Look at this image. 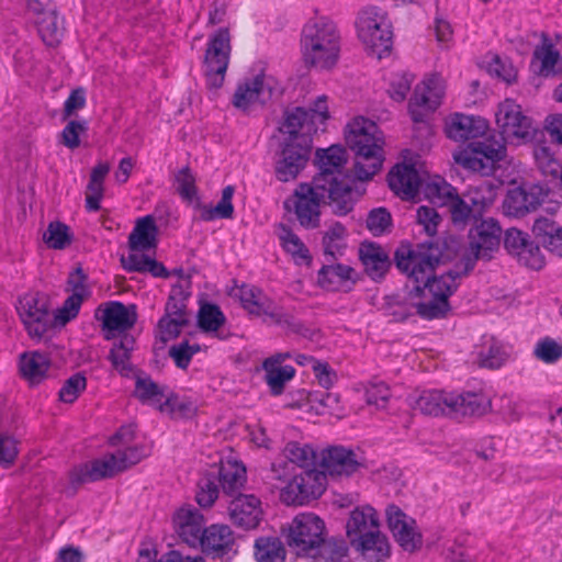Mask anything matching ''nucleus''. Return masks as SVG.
I'll list each match as a JSON object with an SVG mask.
<instances>
[{
  "mask_svg": "<svg viewBox=\"0 0 562 562\" xmlns=\"http://www.w3.org/2000/svg\"><path fill=\"white\" fill-rule=\"evenodd\" d=\"M495 119L502 137L492 136L483 140L471 142L465 148L453 154V159L458 165L488 176L506 155L505 142L520 145L535 137L536 127L531 119L526 116L520 105L512 99L499 103Z\"/></svg>",
  "mask_w": 562,
  "mask_h": 562,
  "instance_id": "f257e3e1",
  "label": "nucleus"
},
{
  "mask_svg": "<svg viewBox=\"0 0 562 562\" xmlns=\"http://www.w3.org/2000/svg\"><path fill=\"white\" fill-rule=\"evenodd\" d=\"M395 260L396 267L406 274L408 283H412L425 301L426 319L443 316L449 307L448 299L458 288L457 279L464 274L460 262L457 263L456 270L434 277L439 256L437 250L426 244H420L414 249H397Z\"/></svg>",
  "mask_w": 562,
  "mask_h": 562,
  "instance_id": "f03ea898",
  "label": "nucleus"
},
{
  "mask_svg": "<svg viewBox=\"0 0 562 562\" xmlns=\"http://www.w3.org/2000/svg\"><path fill=\"white\" fill-rule=\"evenodd\" d=\"M134 437L132 426L121 427L111 438V445L117 447L100 458L80 464L72 471V480L77 483L95 482L113 477L138 463L150 452L144 445H131Z\"/></svg>",
  "mask_w": 562,
  "mask_h": 562,
  "instance_id": "7ed1b4c3",
  "label": "nucleus"
},
{
  "mask_svg": "<svg viewBox=\"0 0 562 562\" xmlns=\"http://www.w3.org/2000/svg\"><path fill=\"white\" fill-rule=\"evenodd\" d=\"M346 143L355 151V176L370 179L382 167L383 136L378 125L363 116L352 119L346 126Z\"/></svg>",
  "mask_w": 562,
  "mask_h": 562,
  "instance_id": "20e7f679",
  "label": "nucleus"
},
{
  "mask_svg": "<svg viewBox=\"0 0 562 562\" xmlns=\"http://www.w3.org/2000/svg\"><path fill=\"white\" fill-rule=\"evenodd\" d=\"M340 46L337 25L327 18L310 20L302 29L301 53L306 66L321 70L333 68L339 59Z\"/></svg>",
  "mask_w": 562,
  "mask_h": 562,
  "instance_id": "39448f33",
  "label": "nucleus"
},
{
  "mask_svg": "<svg viewBox=\"0 0 562 562\" xmlns=\"http://www.w3.org/2000/svg\"><path fill=\"white\" fill-rule=\"evenodd\" d=\"M237 295L249 314L262 317L263 322L277 325L289 334L306 336L307 329L303 324L291 312L276 305L259 288L243 284Z\"/></svg>",
  "mask_w": 562,
  "mask_h": 562,
  "instance_id": "423d86ee",
  "label": "nucleus"
},
{
  "mask_svg": "<svg viewBox=\"0 0 562 562\" xmlns=\"http://www.w3.org/2000/svg\"><path fill=\"white\" fill-rule=\"evenodd\" d=\"M357 35L369 54L383 58L393 44V32L387 13L382 8L369 5L359 11L356 20Z\"/></svg>",
  "mask_w": 562,
  "mask_h": 562,
  "instance_id": "0eeeda50",
  "label": "nucleus"
},
{
  "mask_svg": "<svg viewBox=\"0 0 562 562\" xmlns=\"http://www.w3.org/2000/svg\"><path fill=\"white\" fill-rule=\"evenodd\" d=\"M329 119L327 95H318L312 106L306 110L301 106L284 112L283 123L280 127L286 134L285 142L312 145V137Z\"/></svg>",
  "mask_w": 562,
  "mask_h": 562,
  "instance_id": "6e6552de",
  "label": "nucleus"
},
{
  "mask_svg": "<svg viewBox=\"0 0 562 562\" xmlns=\"http://www.w3.org/2000/svg\"><path fill=\"white\" fill-rule=\"evenodd\" d=\"M283 535L297 555H313L326 540V526L316 514L301 513L283 528Z\"/></svg>",
  "mask_w": 562,
  "mask_h": 562,
  "instance_id": "1a4fd4ad",
  "label": "nucleus"
},
{
  "mask_svg": "<svg viewBox=\"0 0 562 562\" xmlns=\"http://www.w3.org/2000/svg\"><path fill=\"white\" fill-rule=\"evenodd\" d=\"M502 228L494 218L482 220L469 233V246L459 262L463 273L473 270L479 259L488 260L499 248Z\"/></svg>",
  "mask_w": 562,
  "mask_h": 562,
  "instance_id": "9d476101",
  "label": "nucleus"
},
{
  "mask_svg": "<svg viewBox=\"0 0 562 562\" xmlns=\"http://www.w3.org/2000/svg\"><path fill=\"white\" fill-rule=\"evenodd\" d=\"M232 52L228 29L221 27L209 36L204 54L203 70L206 83L212 89L222 87Z\"/></svg>",
  "mask_w": 562,
  "mask_h": 562,
  "instance_id": "9b49d317",
  "label": "nucleus"
},
{
  "mask_svg": "<svg viewBox=\"0 0 562 562\" xmlns=\"http://www.w3.org/2000/svg\"><path fill=\"white\" fill-rule=\"evenodd\" d=\"M326 475L317 470L295 473L286 485L281 487L280 498L286 505H303L322 496L326 490Z\"/></svg>",
  "mask_w": 562,
  "mask_h": 562,
  "instance_id": "f8f14e48",
  "label": "nucleus"
},
{
  "mask_svg": "<svg viewBox=\"0 0 562 562\" xmlns=\"http://www.w3.org/2000/svg\"><path fill=\"white\" fill-rule=\"evenodd\" d=\"M281 92V86L272 76L259 74L241 81L234 93L233 104L243 111L265 104Z\"/></svg>",
  "mask_w": 562,
  "mask_h": 562,
  "instance_id": "ddd939ff",
  "label": "nucleus"
},
{
  "mask_svg": "<svg viewBox=\"0 0 562 562\" xmlns=\"http://www.w3.org/2000/svg\"><path fill=\"white\" fill-rule=\"evenodd\" d=\"M18 312L21 321L33 339H42L54 324L49 313V302L42 294H26L19 301Z\"/></svg>",
  "mask_w": 562,
  "mask_h": 562,
  "instance_id": "4468645a",
  "label": "nucleus"
},
{
  "mask_svg": "<svg viewBox=\"0 0 562 562\" xmlns=\"http://www.w3.org/2000/svg\"><path fill=\"white\" fill-rule=\"evenodd\" d=\"M445 95V82L439 75L426 77L414 90L408 111L414 122H423L428 112L435 111Z\"/></svg>",
  "mask_w": 562,
  "mask_h": 562,
  "instance_id": "2eb2a0df",
  "label": "nucleus"
},
{
  "mask_svg": "<svg viewBox=\"0 0 562 562\" xmlns=\"http://www.w3.org/2000/svg\"><path fill=\"white\" fill-rule=\"evenodd\" d=\"M322 200L324 199L321 189L314 182L313 186L301 183L293 196L285 202V207L289 210L293 207L302 226L314 228L319 224Z\"/></svg>",
  "mask_w": 562,
  "mask_h": 562,
  "instance_id": "dca6fc26",
  "label": "nucleus"
},
{
  "mask_svg": "<svg viewBox=\"0 0 562 562\" xmlns=\"http://www.w3.org/2000/svg\"><path fill=\"white\" fill-rule=\"evenodd\" d=\"M95 318L102 324L104 338L111 340L132 328L137 314L134 305L126 306L121 302L111 301L97 308Z\"/></svg>",
  "mask_w": 562,
  "mask_h": 562,
  "instance_id": "f3484780",
  "label": "nucleus"
},
{
  "mask_svg": "<svg viewBox=\"0 0 562 562\" xmlns=\"http://www.w3.org/2000/svg\"><path fill=\"white\" fill-rule=\"evenodd\" d=\"M385 515L390 530L405 551L414 552L422 547L423 536L415 519L407 516L396 505H389Z\"/></svg>",
  "mask_w": 562,
  "mask_h": 562,
  "instance_id": "a211bd4d",
  "label": "nucleus"
},
{
  "mask_svg": "<svg viewBox=\"0 0 562 562\" xmlns=\"http://www.w3.org/2000/svg\"><path fill=\"white\" fill-rule=\"evenodd\" d=\"M353 179L348 176L331 178L326 181L315 182L323 194V199L328 198L329 205L335 214L346 215L349 213L356 201L358 193L353 189Z\"/></svg>",
  "mask_w": 562,
  "mask_h": 562,
  "instance_id": "6ab92c4d",
  "label": "nucleus"
},
{
  "mask_svg": "<svg viewBox=\"0 0 562 562\" xmlns=\"http://www.w3.org/2000/svg\"><path fill=\"white\" fill-rule=\"evenodd\" d=\"M504 246L521 265L530 269L539 270L544 266V258L539 246L530 239L527 233L516 228L506 231Z\"/></svg>",
  "mask_w": 562,
  "mask_h": 562,
  "instance_id": "aec40b11",
  "label": "nucleus"
},
{
  "mask_svg": "<svg viewBox=\"0 0 562 562\" xmlns=\"http://www.w3.org/2000/svg\"><path fill=\"white\" fill-rule=\"evenodd\" d=\"M228 516L235 526L255 529L263 517L261 501L254 494H238L228 505Z\"/></svg>",
  "mask_w": 562,
  "mask_h": 562,
  "instance_id": "412c9836",
  "label": "nucleus"
},
{
  "mask_svg": "<svg viewBox=\"0 0 562 562\" xmlns=\"http://www.w3.org/2000/svg\"><path fill=\"white\" fill-rule=\"evenodd\" d=\"M312 145L284 142L280 158L276 165V176L278 180L288 182L297 177L305 167Z\"/></svg>",
  "mask_w": 562,
  "mask_h": 562,
  "instance_id": "4be33fe9",
  "label": "nucleus"
},
{
  "mask_svg": "<svg viewBox=\"0 0 562 562\" xmlns=\"http://www.w3.org/2000/svg\"><path fill=\"white\" fill-rule=\"evenodd\" d=\"M187 296L188 294L184 293L180 285L171 289L169 300L166 305L167 315L158 323L162 340H169L178 336L182 326L186 324V318L181 311L183 308L182 301Z\"/></svg>",
  "mask_w": 562,
  "mask_h": 562,
  "instance_id": "5701e85b",
  "label": "nucleus"
},
{
  "mask_svg": "<svg viewBox=\"0 0 562 562\" xmlns=\"http://www.w3.org/2000/svg\"><path fill=\"white\" fill-rule=\"evenodd\" d=\"M547 192L539 186L529 189L516 187L508 190L503 206L508 215L522 216L535 210L544 199Z\"/></svg>",
  "mask_w": 562,
  "mask_h": 562,
  "instance_id": "b1692460",
  "label": "nucleus"
},
{
  "mask_svg": "<svg viewBox=\"0 0 562 562\" xmlns=\"http://www.w3.org/2000/svg\"><path fill=\"white\" fill-rule=\"evenodd\" d=\"M361 465L357 454L340 446L323 450L321 458L322 472L329 475H350Z\"/></svg>",
  "mask_w": 562,
  "mask_h": 562,
  "instance_id": "393cba45",
  "label": "nucleus"
},
{
  "mask_svg": "<svg viewBox=\"0 0 562 562\" xmlns=\"http://www.w3.org/2000/svg\"><path fill=\"white\" fill-rule=\"evenodd\" d=\"M173 526L179 537L190 547H198L203 537L204 518L199 509L187 506L173 516Z\"/></svg>",
  "mask_w": 562,
  "mask_h": 562,
  "instance_id": "a878e982",
  "label": "nucleus"
},
{
  "mask_svg": "<svg viewBox=\"0 0 562 562\" xmlns=\"http://www.w3.org/2000/svg\"><path fill=\"white\" fill-rule=\"evenodd\" d=\"M419 294L413 285L407 284L403 293L390 299L387 303L389 315L396 322L406 321L415 315L426 318L424 310L427 308Z\"/></svg>",
  "mask_w": 562,
  "mask_h": 562,
  "instance_id": "bb28decb",
  "label": "nucleus"
},
{
  "mask_svg": "<svg viewBox=\"0 0 562 562\" xmlns=\"http://www.w3.org/2000/svg\"><path fill=\"white\" fill-rule=\"evenodd\" d=\"M376 530H380V518L371 505H360L350 512L346 524V533L350 542Z\"/></svg>",
  "mask_w": 562,
  "mask_h": 562,
  "instance_id": "cd10ccee",
  "label": "nucleus"
},
{
  "mask_svg": "<svg viewBox=\"0 0 562 562\" xmlns=\"http://www.w3.org/2000/svg\"><path fill=\"white\" fill-rule=\"evenodd\" d=\"M487 128L483 117L456 113L448 121L446 133L449 138L461 142L479 138L485 135Z\"/></svg>",
  "mask_w": 562,
  "mask_h": 562,
  "instance_id": "c85d7f7f",
  "label": "nucleus"
},
{
  "mask_svg": "<svg viewBox=\"0 0 562 562\" xmlns=\"http://www.w3.org/2000/svg\"><path fill=\"white\" fill-rule=\"evenodd\" d=\"M531 68L546 78L562 75V56L548 36L535 48Z\"/></svg>",
  "mask_w": 562,
  "mask_h": 562,
  "instance_id": "c756f323",
  "label": "nucleus"
},
{
  "mask_svg": "<svg viewBox=\"0 0 562 562\" xmlns=\"http://www.w3.org/2000/svg\"><path fill=\"white\" fill-rule=\"evenodd\" d=\"M391 190L402 199H414L420 189L423 178L413 166L396 165L389 173Z\"/></svg>",
  "mask_w": 562,
  "mask_h": 562,
  "instance_id": "7c9ffc66",
  "label": "nucleus"
},
{
  "mask_svg": "<svg viewBox=\"0 0 562 562\" xmlns=\"http://www.w3.org/2000/svg\"><path fill=\"white\" fill-rule=\"evenodd\" d=\"M289 358L290 353L288 352L278 353L266 359L262 363L266 372V382L273 395H280L284 390L285 383L295 375V369L292 366H282V362Z\"/></svg>",
  "mask_w": 562,
  "mask_h": 562,
  "instance_id": "2f4dec72",
  "label": "nucleus"
},
{
  "mask_svg": "<svg viewBox=\"0 0 562 562\" xmlns=\"http://www.w3.org/2000/svg\"><path fill=\"white\" fill-rule=\"evenodd\" d=\"M451 397L452 393L438 390H425L413 400L412 407L414 411H418L424 415H451Z\"/></svg>",
  "mask_w": 562,
  "mask_h": 562,
  "instance_id": "473e14b6",
  "label": "nucleus"
},
{
  "mask_svg": "<svg viewBox=\"0 0 562 562\" xmlns=\"http://www.w3.org/2000/svg\"><path fill=\"white\" fill-rule=\"evenodd\" d=\"M350 543L361 553L367 562H382L390 555L389 539L381 530H376Z\"/></svg>",
  "mask_w": 562,
  "mask_h": 562,
  "instance_id": "72a5a7b5",
  "label": "nucleus"
},
{
  "mask_svg": "<svg viewBox=\"0 0 562 562\" xmlns=\"http://www.w3.org/2000/svg\"><path fill=\"white\" fill-rule=\"evenodd\" d=\"M451 415L481 416L491 408V400L483 393H452Z\"/></svg>",
  "mask_w": 562,
  "mask_h": 562,
  "instance_id": "f704fd0d",
  "label": "nucleus"
},
{
  "mask_svg": "<svg viewBox=\"0 0 562 562\" xmlns=\"http://www.w3.org/2000/svg\"><path fill=\"white\" fill-rule=\"evenodd\" d=\"M319 175L315 177V182H322L331 178L341 177L344 165L346 164L345 150L338 146H331L327 149H318L316 153Z\"/></svg>",
  "mask_w": 562,
  "mask_h": 562,
  "instance_id": "c9c22d12",
  "label": "nucleus"
},
{
  "mask_svg": "<svg viewBox=\"0 0 562 562\" xmlns=\"http://www.w3.org/2000/svg\"><path fill=\"white\" fill-rule=\"evenodd\" d=\"M234 542V533L229 526L214 524L203 530L198 547L205 552L226 553L232 550Z\"/></svg>",
  "mask_w": 562,
  "mask_h": 562,
  "instance_id": "e433bc0d",
  "label": "nucleus"
},
{
  "mask_svg": "<svg viewBox=\"0 0 562 562\" xmlns=\"http://www.w3.org/2000/svg\"><path fill=\"white\" fill-rule=\"evenodd\" d=\"M234 186H226L222 190L221 200L216 205L198 202L195 209L199 211V218L203 222H213L220 218L231 220L234 217L233 196Z\"/></svg>",
  "mask_w": 562,
  "mask_h": 562,
  "instance_id": "4c0bfd02",
  "label": "nucleus"
},
{
  "mask_svg": "<svg viewBox=\"0 0 562 562\" xmlns=\"http://www.w3.org/2000/svg\"><path fill=\"white\" fill-rule=\"evenodd\" d=\"M352 274L353 269L350 266L328 263L319 270L318 282L328 291L346 290L353 283Z\"/></svg>",
  "mask_w": 562,
  "mask_h": 562,
  "instance_id": "58836bf2",
  "label": "nucleus"
},
{
  "mask_svg": "<svg viewBox=\"0 0 562 562\" xmlns=\"http://www.w3.org/2000/svg\"><path fill=\"white\" fill-rule=\"evenodd\" d=\"M157 226L151 215L137 220L128 237V245L133 251H144L156 246Z\"/></svg>",
  "mask_w": 562,
  "mask_h": 562,
  "instance_id": "ea45409f",
  "label": "nucleus"
},
{
  "mask_svg": "<svg viewBox=\"0 0 562 562\" xmlns=\"http://www.w3.org/2000/svg\"><path fill=\"white\" fill-rule=\"evenodd\" d=\"M419 190H422L427 200L439 206H447L457 193L456 188L440 176L428 177L426 180L423 179Z\"/></svg>",
  "mask_w": 562,
  "mask_h": 562,
  "instance_id": "a19ab883",
  "label": "nucleus"
},
{
  "mask_svg": "<svg viewBox=\"0 0 562 562\" xmlns=\"http://www.w3.org/2000/svg\"><path fill=\"white\" fill-rule=\"evenodd\" d=\"M360 258L366 272L373 280L382 278L390 266L386 254L380 247L372 244L363 245L360 248Z\"/></svg>",
  "mask_w": 562,
  "mask_h": 562,
  "instance_id": "79ce46f5",
  "label": "nucleus"
},
{
  "mask_svg": "<svg viewBox=\"0 0 562 562\" xmlns=\"http://www.w3.org/2000/svg\"><path fill=\"white\" fill-rule=\"evenodd\" d=\"M135 347L133 336L124 334L115 341L111 348L109 359L115 370L122 375H128L133 368L131 364V355Z\"/></svg>",
  "mask_w": 562,
  "mask_h": 562,
  "instance_id": "37998d69",
  "label": "nucleus"
},
{
  "mask_svg": "<svg viewBox=\"0 0 562 562\" xmlns=\"http://www.w3.org/2000/svg\"><path fill=\"white\" fill-rule=\"evenodd\" d=\"M49 364L50 361L44 353L26 352L21 356L20 370L25 379L35 384L45 378Z\"/></svg>",
  "mask_w": 562,
  "mask_h": 562,
  "instance_id": "c03bdc74",
  "label": "nucleus"
},
{
  "mask_svg": "<svg viewBox=\"0 0 562 562\" xmlns=\"http://www.w3.org/2000/svg\"><path fill=\"white\" fill-rule=\"evenodd\" d=\"M509 353L501 341L488 338L477 351V362L481 367L487 369H498L508 359Z\"/></svg>",
  "mask_w": 562,
  "mask_h": 562,
  "instance_id": "a18cd8bd",
  "label": "nucleus"
},
{
  "mask_svg": "<svg viewBox=\"0 0 562 562\" xmlns=\"http://www.w3.org/2000/svg\"><path fill=\"white\" fill-rule=\"evenodd\" d=\"M277 236L282 248L292 256L295 262L302 263L310 260V251L301 238L286 225L279 224Z\"/></svg>",
  "mask_w": 562,
  "mask_h": 562,
  "instance_id": "49530a36",
  "label": "nucleus"
},
{
  "mask_svg": "<svg viewBox=\"0 0 562 562\" xmlns=\"http://www.w3.org/2000/svg\"><path fill=\"white\" fill-rule=\"evenodd\" d=\"M257 562H284L285 549L278 537H260L255 542Z\"/></svg>",
  "mask_w": 562,
  "mask_h": 562,
  "instance_id": "de8ad7c7",
  "label": "nucleus"
},
{
  "mask_svg": "<svg viewBox=\"0 0 562 562\" xmlns=\"http://www.w3.org/2000/svg\"><path fill=\"white\" fill-rule=\"evenodd\" d=\"M346 238L347 233L342 224L336 222L327 228L323 237V246L328 261L344 255L347 247Z\"/></svg>",
  "mask_w": 562,
  "mask_h": 562,
  "instance_id": "09e8293b",
  "label": "nucleus"
},
{
  "mask_svg": "<svg viewBox=\"0 0 562 562\" xmlns=\"http://www.w3.org/2000/svg\"><path fill=\"white\" fill-rule=\"evenodd\" d=\"M498 187L490 180H483L476 186H471L464 193L474 211L482 212L485 207L491 205L497 195Z\"/></svg>",
  "mask_w": 562,
  "mask_h": 562,
  "instance_id": "8fccbe9b",
  "label": "nucleus"
},
{
  "mask_svg": "<svg viewBox=\"0 0 562 562\" xmlns=\"http://www.w3.org/2000/svg\"><path fill=\"white\" fill-rule=\"evenodd\" d=\"M135 396L144 404L157 407L165 412V395L161 389L150 378H137L135 382Z\"/></svg>",
  "mask_w": 562,
  "mask_h": 562,
  "instance_id": "3c124183",
  "label": "nucleus"
},
{
  "mask_svg": "<svg viewBox=\"0 0 562 562\" xmlns=\"http://www.w3.org/2000/svg\"><path fill=\"white\" fill-rule=\"evenodd\" d=\"M221 484L226 494L238 492L246 482V469L238 462L223 464L220 472Z\"/></svg>",
  "mask_w": 562,
  "mask_h": 562,
  "instance_id": "603ef678",
  "label": "nucleus"
},
{
  "mask_svg": "<svg viewBox=\"0 0 562 562\" xmlns=\"http://www.w3.org/2000/svg\"><path fill=\"white\" fill-rule=\"evenodd\" d=\"M533 158L536 165L543 175L552 176L553 178L560 176L562 165L552 151L551 146L546 142L536 144L533 148Z\"/></svg>",
  "mask_w": 562,
  "mask_h": 562,
  "instance_id": "864d4df0",
  "label": "nucleus"
},
{
  "mask_svg": "<svg viewBox=\"0 0 562 562\" xmlns=\"http://www.w3.org/2000/svg\"><path fill=\"white\" fill-rule=\"evenodd\" d=\"M35 23L37 24L40 36L47 46H55L59 42L63 30L59 26L58 18L54 10H48L47 13L37 16Z\"/></svg>",
  "mask_w": 562,
  "mask_h": 562,
  "instance_id": "5fc2aeb1",
  "label": "nucleus"
},
{
  "mask_svg": "<svg viewBox=\"0 0 562 562\" xmlns=\"http://www.w3.org/2000/svg\"><path fill=\"white\" fill-rule=\"evenodd\" d=\"M65 292L69 294L68 296L75 297L80 302L90 299L92 289L89 284L88 276L81 267H77L68 274Z\"/></svg>",
  "mask_w": 562,
  "mask_h": 562,
  "instance_id": "6e6d98bb",
  "label": "nucleus"
},
{
  "mask_svg": "<svg viewBox=\"0 0 562 562\" xmlns=\"http://www.w3.org/2000/svg\"><path fill=\"white\" fill-rule=\"evenodd\" d=\"M284 457L300 468L314 464L316 453L312 446L297 441H290L283 449Z\"/></svg>",
  "mask_w": 562,
  "mask_h": 562,
  "instance_id": "4d7b16f0",
  "label": "nucleus"
},
{
  "mask_svg": "<svg viewBox=\"0 0 562 562\" xmlns=\"http://www.w3.org/2000/svg\"><path fill=\"white\" fill-rule=\"evenodd\" d=\"M198 322L202 330L215 333L224 324L225 316L218 306L205 304L200 308Z\"/></svg>",
  "mask_w": 562,
  "mask_h": 562,
  "instance_id": "13d9d810",
  "label": "nucleus"
},
{
  "mask_svg": "<svg viewBox=\"0 0 562 562\" xmlns=\"http://www.w3.org/2000/svg\"><path fill=\"white\" fill-rule=\"evenodd\" d=\"M43 239L49 248L64 249L70 244L71 235L67 225L60 222H52L44 233Z\"/></svg>",
  "mask_w": 562,
  "mask_h": 562,
  "instance_id": "bf43d9fd",
  "label": "nucleus"
},
{
  "mask_svg": "<svg viewBox=\"0 0 562 562\" xmlns=\"http://www.w3.org/2000/svg\"><path fill=\"white\" fill-rule=\"evenodd\" d=\"M387 80L390 97L397 102L404 101L411 89L413 76L407 72H394L390 75Z\"/></svg>",
  "mask_w": 562,
  "mask_h": 562,
  "instance_id": "052dcab7",
  "label": "nucleus"
},
{
  "mask_svg": "<svg viewBox=\"0 0 562 562\" xmlns=\"http://www.w3.org/2000/svg\"><path fill=\"white\" fill-rule=\"evenodd\" d=\"M537 359L544 363H555L562 358V345L550 337L540 339L533 349Z\"/></svg>",
  "mask_w": 562,
  "mask_h": 562,
  "instance_id": "680f3d73",
  "label": "nucleus"
},
{
  "mask_svg": "<svg viewBox=\"0 0 562 562\" xmlns=\"http://www.w3.org/2000/svg\"><path fill=\"white\" fill-rule=\"evenodd\" d=\"M175 186L183 200L192 201L196 196L195 177L190 168L183 167L175 175Z\"/></svg>",
  "mask_w": 562,
  "mask_h": 562,
  "instance_id": "e2e57ef3",
  "label": "nucleus"
},
{
  "mask_svg": "<svg viewBox=\"0 0 562 562\" xmlns=\"http://www.w3.org/2000/svg\"><path fill=\"white\" fill-rule=\"evenodd\" d=\"M391 397V390L383 381H372L366 387V401L369 405H374L376 408L382 409Z\"/></svg>",
  "mask_w": 562,
  "mask_h": 562,
  "instance_id": "0e129e2a",
  "label": "nucleus"
},
{
  "mask_svg": "<svg viewBox=\"0 0 562 562\" xmlns=\"http://www.w3.org/2000/svg\"><path fill=\"white\" fill-rule=\"evenodd\" d=\"M199 351L200 346L198 344L180 341L170 347L169 356L178 368L187 369L191 362L192 357Z\"/></svg>",
  "mask_w": 562,
  "mask_h": 562,
  "instance_id": "69168bd1",
  "label": "nucleus"
},
{
  "mask_svg": "<svg viewBox=\"0 0 562 562\" xmlns=\"http://www.w3.org/2000/svg\"><path fill=\"white\" fill-rule=\"evenodd\" d=\"M447 206L449 207L451 220L454 224H465L472 213L475 212L465 195L460 196L458 192Z\"/></svg>",
  "mask_w": 562,
  "mask_h": 562,
  "instance_id": "338daca9",
  "label": "nucleus"
},
{
  "mask_svg": "<svg viewBox=\"0 0 562 562\" xmlns=\"http://www.w3.org/2000/svg\"><path fill=\"white\" fill-rule=\"evenodd\" d=\"M86 386V378L82 374L77 373L64 383L59 390V400L64 403H74Z\"/></svg>",
  "mask_w": 562,
  "mask_h": 562,
  "instance_id": "774afa93",
  "label": "nucleus"
}]
</instances>
